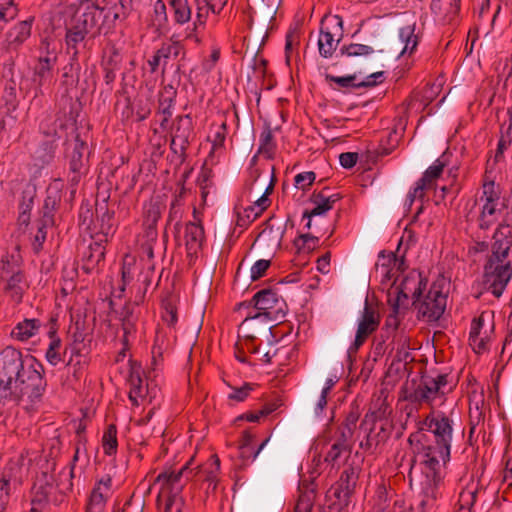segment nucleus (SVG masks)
I'll return each mask as SVG.
<instances>
[{
  "label": "nucleus",
  "mask_w": 512,
  "mask_h": 512,
  "mask_svg": "<svg viewBox=\"0 0 512 512\" xmlns=\"http://www.w3.org/2000/svg\"><path fill=\"white\" fill-rule=\"evenodd\" d=\"M170 5L174 11V19L178 24H184L191 18V8L187 0H170Z\"/></svg>",
  "instance_id": "obj_45"
},
{
  "label": "nucleus",
  "mask_w": 512,
  "mask_h": 512,
  "mask_svg": "<svg viewBox=\"0 0 512 512\" xmlns=\"http://www.w3.org/2000/svg\"><path fill=\"white\" fill-rule=\"evenodd\" d=\"M495 213L496 204L494 202L489 203L486 201L479 215V228L482 230H488L493 224V220L488 219V217L493 216Z\"/></svg>",
  "instance_id": "obj_51"
},
{
  "label": "nucleus",
  "mask_w": 512,
  "mask_h": 512,
  "mask_svg": "<svg viewBox=\"0 0 512 512\" xmlns=\"http://www.w3.org/2000/svg\"><path fill=\"white\" fill-rule=\"evenodd\" d=\"M57 143L54 140L46 139L36 149L34 156L41 166L52 162L55 157Z\"/></svg>",
  "instance_id": "obj_34"
},
{
  "label": "nucleus",
  "mask_w": 512,
  "mask_h": 512,
  "mask_svg": "<svg viewBox=\"0 0 512 512\" xmlns=\"http://www.w3.org/2000/svg\"><path fill=\"white\" fill-rule=\"evenodd\" d=\"M48 325V336L51 341L46 351L45 358L51 365L56 366L62 361L61 354L59 352L61 348V339L57 337V318L55 316H51Z\"/></svg>",
  "instance_id": "obj_22"
},
{
  "label": "nucleus",
  "mask_w": 512,
  "mask_h": 512,
  "mask_svg": "<svg viewBox=\"0 0 512 512\" xmlns=\"http://www.w3.org/2000/svg\"><path fill=\"white\" fill-rule=\"evenodd\" d=\"M492 254L493 260H505L512 246V228L509 224L501 223L493 235Z\"/></svg>",
  "instance_id": "obj_14"
},
{
  "label": "nucleus",
  "mask_w": 512,
  "mask_h": 512,
  "mask_svg": "<svg viewBox=\"0 0 512 512\" xmlns=\"http://www.w3.org/2000/svg\"><path fill=\"white\" fill-rule=\"evenodd\" d=\"M164 312L162 314V319L169 325L174 326L177 322V309L176 307L169 301L163 302Z\"/></svg>",
  "instance_id": "obj_63"
},
{
  "label": "nucleus",
  "mask_w": 512,
  "mask_h": 512,
  "mask_svg": "<svg viewBox=\"0 0 512 512\" xmlns=\"http://www.w3.org/2000/svg\"><path fill=\"white\" fill-rule=\"evenodd\" d=\"M165 92L169 95L165 96L162 94L159 99V113L163 115V119L160 122V127L162 129L167 127L169 119L172 116V107L174 103V96L176 94V91L169 92L167 88H165Z\"/></svg>",
  "instance_id": "obj_39"
},
{
  "label": "nucleus",
  "mask_w": 512,
  "mask_h": 512,
  "mask_svg": "<svg viewBox=\"0 0 512 512\" xmlns=\"http://www.w3.org/2000/svg\"><path fill=\"white\" fill-rule=\"evenodd\" d=\"M503 124L500 128V137L497 144V149L494 156V162L498 163L504 158V152L505 150L511 145L512 143V116L510 117L509 124L504 130Z\"/></svg>",
  "instance_id": "obj_36"
},
{
  "label": "nucleus",
  "mask_w": 512,
  "mask_h": 512,
  "mask_svg": "<svg viewBox=\"0 0 512 512\" xmlns=\"http://www.w3.org/2000/svg\"><path fill=\"white\" fill-rule=\"evenodd\" d=\"M314 494L312 490L302 492L299 495L294 512H311L314 506Z\"/></svg>",
  "instance_id": "obj_52"
},
{
  "label": "nucleus",
  "mask_w": 512,
  "mask_h": 512,
  "mask_svg": "<svg viewBox=\"0 0 512 512\" xmlns=\"http://www.w3.org/2000/svg\"><path fill=\"white\" fill-rule=\"evenodd\" d=\"M329 188L324 187L321 191H314L310 196V201L315 204L312 210H305L303 217H314L325 214L333 208L335 202L341 199L340 194H329Z\"/></svg>",
  "instance_id": "obj_16"
},
{
  "label": "nucleus",
  "mask_w": 512,
  "mask_h": 512,
  "mask_svg": "<svg viewBox=\"0 0 512 512\" xmlns=\"http://www.w3.org/2000/svg\"><path fill=\"white\" fill-rule=\"evenodd\" d=\"M325 79L328 82H334L337 84L340 88H348L353 87L355 88V80L356 75H347V76H333L331 74H326Z\"/></svg>",
  "instance_id": "obj_59"
},
{
  "label": "nucleus",
  "mask_w": 512,
  "mask_h": 512,
  "mask_svg": "<svg viewBox=\"0 0 512 512\" xmlns=\"http://www.w3.org/2000/svg\"><path fill=\"white\" fill-rule=\"evenodd\" d=\"M252 302H254V307L270 317L274 310H276L280 299L278 298L277 293L268 288L262 289L258 291L252 298Z\"/></svg>",
  "instance_id": "obj_21"
},
{
  "label": "nucleus",
  "mask_w": 512,
  "mask_h": 512,
  "mask_svg": "<svg viewBox=\"0 0 512 512\" xmlns=\"http://www.w3.org/2000/svg\"><path fill=\"white\" fill-rule=\"evenodd\" d=\"M129 383L131 386L129 391V399L133 403H137L136 398L143 397L145 392V389L143 387V380L140 376L139 370L132 368L129 376Z\"/></svg>",
  "instance_id": "obj_44"
},
{
  "label": "nucleus",
  "mask_w": 512,
  "mask_h": 512,
  "mask_svg": "<svg viewBox=\"0 0 512 512\" xmlns=\"http://www.w3.org/2000/svg\"><path fill=\"white\" fill-rule=\"evenodd\" d=\"M47 386L44 366L35 357L25 360L22 352L11 346L1 351L0 402L35 410L43 402Z\"/></svg>",
  "instance_id": "obj_1"
},
{
  "label": "nucleus",
  "mask_w": 512,
  "mask_h": 512,
  "mask_svg": "<svg viewBox=\"0 0 512 512\" xmlns=\"http://www.w3.org/2000/svg\"><path fill=\"white\" fill-rule=\"evenodd\" d=\"M423 425L430 430L435 437V443L441 445L446 458L450 456L453 420L444 412L432 411L423 421Z\"/></svg>",
  "instance_id": "obj_12"
},
{
  "label": "nucleus",
  "mask_w": 512,
  "mask_h": 512,
  "mask_svg": "<svg viewBox=\"0 0 512 512\" xmlns=\"http://www.w3.org/2000/svg\"><path fill=\"white\" fill-rule=\"evenodd\" d=\"M494 312L483 311L471 323L469 334L470 345L474 347L475 352L480 353L487 349V344L494 333Z\"/></svg>",
  "instance_id": "obj_13"
},
{
  "label": "nucleus",
  "mask_w": 512,
  "mask_h": 512,
  "mask_svg": "<svg viewBox=\"0 0 512 512\" xmlns=\"http://www.w3.org/2000/svg\"><path fill=\"white\" fill-rule=\"evenodd\" d=\"M62 102L64 103L63 118L58 115L55 120L46 118L40 123V131L43 136L56 142L61 138L59 131L66 130L69 125L74 126L76 124L81 106L80 102L67 95L62 97Z\"/></svg>",
  "instance_id": "obj_7"
},
{
  "label": "nucleus",
  "mask_w": 512,
  "mask_h": 512,
  "mask_svg": "<svg viewBox=\"0 0 512 512\" xmlns=\"http://www.w3.org/2000/svg\"><path fill=\"white\" fill-rule=\"evenodd\" d=\"M373 53V48L368 45L351 43L340 48V54L346 56H367Z\"/></svg>",
  "instance_id": "obj_49"
},
{
  "label": "nucleus",
  "mask_w": 512,
  "mask_h": 512,
  "mask_svg": "<svg viewBox=\"0 0 512 512\" xmlns=\"http://www.w3.org/2000/svg\"><path fill=\"white\" fill-rule=\"evenodd\" d=\"M193 135L194 125L191 116L189 114L177 116L172 128L171 139L179 142L180 152L183 153L184 147H189Z\"/></svg>",
  "instance_id": "obj_18"
},
{
  "label": "nucleus",
  "mask_w": 512,
  "mask_h": 512,
  "mask_svg": "<svg viewBox=\"0 0 512 512\" xmlns=\"http://www.w3.org/2000/svg\"><path fill=\"white\" fill-rule=\"evenodd\" d=\"M117 11L114 12L113 20L126 19L132 10V0H119L115 5Z\"/></svg>",
  "instance_id": "obj_64"
},
{
  "label": "nucleus",
  "mask_w": 512,
  "mask_h": 512,
  "mask_svg": "<svg viewBox=\"0 0 512 512\" xmlns=\"http://www.w3.org/2000/svg\"><path fill=\"white\" fill-rule=\"evenodd\" d=\"M329 493H331V497L335 498V501L329 505V508L336 512H341L345 507H347L352 497V494L346 493L345 491L342 492V489L336 485H333L330 488Z\"/></svg>",
  "instance_id": "obj_43"
},
{
  "label": "nucleus",
  "mask_w": 512,
  "mask_h": 512,
  "mask_svg": "<svg viewBox=\"0 0 512 512\" xmlns=\"http://www.w3.org/2000/svg\"><path fill=\"white\" fill-rule=\"evenodd\" d=\"M370 420L373 423V426L369 429V433L373 439H375L374 444L378 447L384 445L390 438L393 431L392 424L387 420H380L379 422H376L374 414L370 416Z\"/></svg>",
  "instance_id": "obj_29"
},
{
  "label": "nucleus",
  "mask_w": 512,
  "mask_h": 512,
  "mask_svg": "<svg viewBox=\"0 0 512 512\" xmlns=\"http://www.w3.org/2000/svg\"><path fill=\"white\" fill-rule=\"evenodd\" d=\"M151 25L159 34L167 30L168 16L166 6L162 0H157L154 4L153 15L151 16Z\"/></svg>",
  "instance_id": "obj_32"
},
{
  "label": "nucleus",
  "mask_w": 512,
  "mask_h": 512,
  "mask_svg": "<svg viewBox=\"0 0 512 512\" xmlns=\"http://www.w3.org/2000/svg\"><path fill=\"white\" fill-rule=\"evenodd\" d=\"M445 166V161L441 158H438L433 165H431L425 170L420 179H422V182H426L427 184L433 187L435 180H437L441 176Z\"/></svg>",
  "instance_id": "obj_48"
},
{
  "label": "nucleus",
  "mask_w": 512,
  "mask_h": 512,
  "mask_svg": "<svg viewBox=\"0 0 512 512\" xmlns=\"http://www.w3.org/2000/svg\"><path fill=\"white\" fill-rule=\"evenodd\" d=\"M276 183V178L272 176L270 184L265 189V192L262 196L254 203V207L257 208L259 212H264L271 204V200L268 196L273 192L274 185Z\"/></svg>",
  "instance_id": "obj_58"
},
{
  "label": "nucleus",
  "mask_w": 512,
  "mask_h": 512,
  "mask_svg": "<svg viewBox=\"0 0 512 512\" xmlns=\"http://www.w3.org/2000/svg\"><path fill=\"white\" fill-rule=\"evenodd\" d=\"M25 283L26 279L24 272L17 269L16 273H12V275L8 276L4 290L9 294L12 300L19 303L23 297Z\"/></svg>",
  "instance_id": "obj_28"
},
{
  "label": "nucleus",
  "mask_w": 512,
  "mask_h": 512,
  "mask_svg": "<svg viewBox=\"0 0 512 512\" xmlns=\"http://www.w3.org/2000/svg\"><path fill=\"white\" fill-rule=\"evenodd\" d=\"M259 153H264L267 158L272 159L276 150V143L272 134V129L268 122L264 124V130L260 135Z\"/></svg>",
  "instance_id": "obj_37"
},
{
  "label": "nucleus",
  "mask_w": 512,
  "mask_h": 512,
  "mask_svg": "<svg viewBox=\"0 0 512 512\" xmlns=\"http://www.w3.org/2000/svg\"><path fill=\"white\" fill-rule=\"evenodd\" d=\"M18 13L19 8L15 0H0V35L6 24L14 20Z\"/></svg>",
  "instance_id": "obj_35"
},
{
  "label": "nucleus",
  "mask_w": 512,
  "mask_h": 512,
  "mask_svg": "<svg viewBox=\"0 0 512 512\" xmlns=\"http://www.w3.org/2000/svg\"><path fill=\"white\" fill-rule=\"evenodd\" d=\"M272 217L266 221L265 229L258 235L256 241L264 242L265 240L270 242L271 247L279 248L282 243L283 236L288 227L293 228L294 222L290 215H288L285 222L284 228L281 231H274L273 226L270 224Z\"/></svg>",
  "instance_id": "obj_24"
},
{
  "label": "nucleus",
  "mask_w": 512,
  "mask_h": 512,
  "mask_svg": "<svg viewBox=\"0 0 512 512\" xmlns=\"http://www.w3.org/2000/svg\"><path fill=\"white\" fill-rule=\"evenodd\" d=\"M415 26L416 23L412 22L400 29L399 37L401 39V42L404 43L405 45L400 51L399 56L403 55L407 51L412 53L417 47L418 37L415 35Z\"/></svg>",
  "instance_id": "obj_33"
},
{
  "label": "nucleus",
  "mask_w": 512,
  "mask_h": 512,
  "mask_svg": "<svg viewBox=\"0 0 512 512\" xmlns=\"http://www.w3.org/2000/svg\"><path fill=\"white\" fill-rule=\"evenodd\" d=\"M316 179V174L313 171L299 173L295 176V186L303 191L309 189Z\"/></svg>",
  "instance_id": "obj_57"
},
{
  "label": "nucleus",
  "mask_w": 512,
  "mask_h": 512,
  "mask_svg": "<svg viewBox=\"0 0 512 512\" xmlns=\"http://www.w3.org/2000/svg\"><path fill=\"white\" fill-rule=\"evenodd\" d=\"M61 84L65 87L66 91L70 88H74L79 82V73L81 66L79 63V57H76V52L69 57V62L63 67Z\"/></svg>",
  "instance_id": "obj_25"
},
{
  "label": "nucleus",
  "mask_w": 512,
  "mask_h": 512,
  "mask_svg": "<svg viewBox=\"0 0 512 512\" xmlns=\"http://www.w3.org/2000/svg\"><path fill=\"white\" fill-rule=\"evenodd\" d=\"M53 478L47 472H43L37 478L32 488L31 504L46 507L49 504V496L53 488Z\"/></svg>",
  "instance_id": "obj_20"
},
{
  "label": "nucleus",
  "mask_w": 512,
  "mask_h": 512,
  "mask_svg": "<svg viewBox=\"0 0 512 512\" xmlns=\"http://www.w3.org/2000/svg\"><path fill=\"white\" fill-rule=\"evenodd\" d=\"M20 471L21 466L17 462L10 461L3 469L0 482H5L9 488H11V485H19L21 483Z\"/></svg>",
  "instance_id": "obj_40"
},
{
  "label": "nucleus",
  "mask_w": 512,
  "mask_h": 512,
  "mask_svg": "<svg viewBox=\"0 0 512 512\" xmlns=\"http://www.w3.org/2000/svg\"><path fill=\"white\" fill-rule=\"evenodd\" d=\"M40 327L39 319H24L12 329L10 335L12 338L24 342L36 335Z\"/></svg>",
  "instance_id": "obj_26"
},
{
  "label": "nucleus",
  "mask_w": 512,
  "mask_h": 512,
  "mask_svg": "<svg viewBox=\"0 0 512 512\" xmlns=\"http://www.w3.org/2000/svg\"><path fill=\"white\" fill-rule=\"evenodd\" d=\"M427 283L428 279L423 277L420 272L416 270L409 272L396 287V297L388 300L393 312L399 314L400 309L408 310L409 298L411 297L412 301H415L421 297L426 290Z\"/></svg>",
  "instance_id": "obj_5"
},
{
  "label": "nucleus",
  "mask_w": 512,
  "mask_h": 512,
  "mask_svg": "<svg viewBox=\"0 0 512 512\" xmlns=\"http://www.w3.org/2000/svg\"><path fill=\"white\" fill-rule=\"evenodd\" d=\"M35 198V191L27 188L22 191L21 200L19 203V212L31 213Z\"/></svg>",
  "instance_id": "obj_56"
},
{
  "label": "nucleus",
  "mask_w": 512,
  "mask_h": 512,
  "mask_svg": "<svg viewBox=\"0 0 512 512\" xmlns=\"http://www.w3.org/2000/svg\"><path fill=\"white\" fill-rule=\"evenodd\" d=\"M416 441L415 449L418 456L421 457V464L428 470L426 475L430 486L436 488L441 481L440 476V460L446 464L450 460V456L446 458L442 452L441 445L426 444V435L421 433H413L409 436L408 442L412 444Z\"/></svg>",
  "instance_id": "obj_4"
},
{
  "label": "nucleus",
  "mask_w": 512,
  "mask_h": 512,
  "mask_svg": "<svg viewBox=\"0 0 512 512\" xmlns=\"http://www.w3.org/2000/svg\"><path fill=\"white\" fill-rule=\"evenodd\" d=\"M62 188L63 184L60 180H55L51 183L46 190L44 205L57 210L62 198Z\"/></svg>",
  "instance_id": "obj_42"
},
{
  "label": "nucleus",
  "mask_w": 512,
  "mask_h": 512,
  "mask_svg": "<svg viewBox=\"0 0 512 512\" xmlns=\"http://www.w3.org/2000/svg\"><path fill=\"white\" fill-rule=\"evenodd\" d=\"M209 464L213 466V470H206V467L198 466V473L204 475V480L213 482L217 478V474L220 470V459L216 454H213L209 458Z\"/></svg>",
  "instance_id": "obj_53"
},
{
  "label": "nucleus",
  "mask_w": 512,
  "mask_h": 512,
  "mask_svg": "<svg viewBox=\"0 0 512 512\" xmlns=\"http://www.w3.org/2000/svg\"><path fill=\"white\" fill-rule=\"evenodd\" d=\"M379 325L380 315L376 309L370 305L368 297H366L364 309L359 319L355 339L347 349L348 358L351 359L356 355L359 348L366 342L369 336L377 331Z\"/></svg>",
  "instance_id": "obj_11"
},
{
  "label": "nucleus",
  "mask_w": 512,
  "mask_h": 512,
  "mask_svg": "<svg viewBox=\"0 0 512 512\" xmlns=\"http://www.w3.org/2000/svg\"><path fill=\"white\" fill-rule=\"evenodd\" d=\"M359 478V469L354 466H348L343 470L339 480L334 484L349 494H354L356 484Z\"/></svg>",
  "instance_id": "obj_31"
},
{
  "label": "nucleus",
  "mask_w": 512,
  "mask_h": 512,
  "mask_svg": "<svg viewBox=\"0 0 512 512\" xmlns=\"http://www.w3.org/2000/svg\"><path fill=\"white\" fill-rule=\"evenodd\" d=\"M103 239H96L91 243L82 254L81 269L85 274H91L96 271L101 262L105 259V247L102 245Z\"/></svg>",
  "instance_id": "obj_17"
},
{
  "label": "nucleus",
  "mask_w": 512,
  "mask_h": 512,
  "mask_svg": "<svg viewBox=\"0 0 512 512\" xmlns=\"http://www.w3.org/2000/svg\"><path fill=\"white\" fill-rule=\"evenodd\" d=\"M102 214L98 217L99 231L96 233L97 239L102 238L103 242L108 241V236H112L115 232L114 210H110L107 205L101 206Z\"/></svg>",
  "instance_id": "obj_27"
},
{
  "label": "nucleus",
  "mask_w": 512,
  "mask_h": 512,
  "mask_svg": "<svg viewBox=\"0 0 512 512\" xmlns=\"http://www.w3.org/2000/svg\"><path fill=\"white\" fill-rule=\"evenodd\" d=\"M54 61L55 59L52 60L49 57L39 58L38 64L35 66L32 79L36 85L35 97L43 94L41 87L51 79Z\"/></svg>",
  "instance_id": "obj_23"
},
{
  "label": "nucleus",
  "mask_w": 512,
  "mask_h": 512,
  "mask_svg": "<svg viewBox=\"0 0 512 512\" xmlns=\"http://www.w3.org/2000/svg\"><path fill=\"white\" fill-rule=\"evenodd\" d=\"M102 447L107 456L115 455L117 452V427L115 424H109L102 437Z\"/></svg>",
  "instance_id": "obj_38"
},
{
  "label": "nucleus",
  "mask_w": 512,
  "mask_h": 512,
  "mask_svg": "<svg viewBox=\"0 0 512 512\" xmlns=\"http://www.w3.org/2000/svg\"><path fill=\"white\" fill-rule=\"evenodd\" d=\"M271 265L270 260H264L260 259L254 263V265L251 267V279L253 281H256L264 276L266 271Z\"/></svg>",
  "instance_id": "obj_61"
},
{
  "label": "nucleus",
  "mask_w": 512,
  "mask_h": 512,
  "mask_svg": "<svg viewBox=\"0 0 512 512\" xmlns=\"http://www.w3.org/2000/svg\"><path fill=\"white\" fill-rule=\"evenodd\" d=\"M446 302L447 296L434 283L425 296L418 297L411 305L417 310L418 319L436 322L444 314Z\"/></svg>",
  "instance_id": "obj_9"
},
{
  "label": "nucleus",
  "mask_w": 512,
  "mask_h": 512,
  "mask_svg": "<svg viewBox=\"0 0 512 512\" xmlns=\"http://www.w3.org/2000/svg\"><path fill=\"white\" fill-rule=\"evenodd\" d=\"M255 384L252 383H244L241 387H231L233 392L228 395V399L243 402L247 399L250 393L254 390Z\"/></svg>",
  "instance_id": "obj_54"
},
{
  "label": "nucleus",
  "mask_w": 512,
  "mask_h": 512,
  "mask_svg": "<svg viewBox=\"0 0 512 512\" xmlns=\"http://www.w3.org/2000/svg\"><path fill=\"white\" fill-rule=\"evenodd\" d=\"M158 51L160 57H162L164 60L168 59L171 56H173L174 58L181 56V59L183 60L186 56L184 46L181 44L180 41L175 40L174 36L171 37V43H163L161 47L158 49Z\"/></svg>",
  "instance_id": "obj_41"
},
{
  "label": "nucleus",
  "mask_w": 512,
  "mask_h": 512,
  "mask_svg": "<svg viewBox=\"0 0 512 512\" xmlns=\"http://www.w3.org/2000/svg\"><path fill=\"white\" fill-rule=\"evenodd\" d=\"M86 2L87 6L83 13L75 16L65 26V45L69 56L76 52V57H79V46L85 47L87 37L94 39L99 36L107 18L105 7H102L98 0L96 2L86 0Z\"/></svg>",
  "instance_id": "obj_2"
},
{
  "label": "nucleus",
  "mask_w": 512,
  "mask_h": 512,
  "mask_svg": "<svg viewBox=\"0 0 512 512\" xmlns=\"http://www.w3.org/2000/svg\"><path fill=\"white\" fill-rule=\"evenodd\" d=\"M133 265L127 264L125 261L123 262L122 268H121V284L119 286V291L121 295L125 292L126 285L129 284L133 279Z\"/></svg>",
  "instance_id": "obj_62"
},
{
  "label": "nucleus",
  "mask_w": 512,
  "mask_h": 512,
  "mask_svg": "<svg viewBox=\"0 0 512 512\" xmlns=\"http://www.w3.org/2000/svg\"><path fill=\"white\" fill-rule=\"evenodd\" d=\"M260 1L262 3L261 8H260L261 14L263 16V19H264V22L266 25L259 28L257 31V37L261 38L260 46H259L257 53L265 45V43L269 37V33H268L269 26L268 25L275 19V16L277 13V8L274 5H268V4L266 5L265 4L266 0H260Z\"/></svg>",
  "instance_id": "obj_30"
},
{
  "label": "nucleus",
  "mask_w": 512,
  "mask_h": 512,
  "mask_svg": "<svg viewBox=\"0 0 512 512\" xmlns=\"http://www.w3.org/2000/svg\"><path fill=\"white\" fill-rule=\"evenodd\" d=\"M351 447L343 446L342 444L333 443L324 457V462L334 467L343 453L350 454Z\"/></svg>",
  "instance_id": "obj_50"
},
{
  "label": "nucleus",
  "mask_w": 512,
  "mask_h": 512,
  "mask_svg": "<svg viewBox=\"0 0 512 512\" xmlns=\"http://www.w3.org/2000/svg\"><path fill=\"white\" fill-rule=\"evenodd\" d=\"M161 218V205L158 203H152L149 205L148 209L145 212L144 221L148 225H157L159 219Z\"/></svg>",
  "instance_id": "obj_60"
},
{
  "label": "nucleus",
  "mask_w": 512,
  "mask_h": 512,
  "mask_svg": "<svg viewBox=\"0 0 512 512\" xmlns=\"http://www.w3.org/2000/svg\"><path fill=\"white\" fill-rule=\"evenodd\" d=\"M36 233L33 235L31 240L32 250L35 254H39L43 250V244L47 237V228L52 225L45 224L42 222L35 221Z\"/></svg>",
  "instance_id": "obj_47"
},
{
  "label": "nucleus",
  "mask_w": 512,
  "mask_h": 512,
  "mask_svg": "<svg viewBox=\"0 0 512 512\" xmlns=\"http://www.w3.org/2000/svg\"><path fill=\"white\" fill-rule=\"evenodd\" d=\"M89 154V146L80 137V134L77 133L71 143L66 142L65 157L68 164V181L71 186H77L82 176L86 173Z\"/></svg>",
  "instance_id": "obj_6"
},
{
  "label": "nucleus",
  "mask_w": 512,
  "mask_h": 512,
  "mask_svg": "<svg viewBox=\"0 0 512 512\" xmlns=\"http://www.w3.org/2000/svg\"><path fill=\"white\" fill-rule=\"evenodd\" d=\"M3 99L5 101V105L7 106V109L9 111L15 110L17 108V106H18L17 93H16L15 83L13 81L6 84L5 89H4Z\"/></svg>",
  "instance_id": "obj_55"
},
{
  "label": "nucleus",
  "mask_w": 512,
  "mask_h": 512,
  "mask_svg": "<svg viewBox=\"0 0 512 512\" xmlns=\"http://www.w3.org/2000/svg\"><path fill=\"white\" fill-rule=\"evenodd\" d=\"M451 382L448 373H438L435 370L424 371L417 386L406 396V400L433 408L436 400L445 401L446 395L454 390L456 383Z\"/></svg>",
  "instance_id": "obj_3"
},
{
  "label": "nucleus",
  "mask_w": 512,
  "mask_h": 512,
  "mask_svg": "<svg viewBox=\"0 0 512 512\" xmlns=\"http://www.w3.org/2000/svg\"><path fill=\"white\" fill-rule=\"evenodd\" d=\"M205 234L204 228L200 222H188L185 226V247L188 256L198 253L202 248Z\"/></svg>",
  "instance_id": "obj_19"
},
{
  "label": "nucleus",
  "mask_w": 512,
  "mask_h": 512,
  "mask_svg": "<svg viewBox=\"0 0 512 512\" xmlns=\"http://www.w3.org/2000/svg\"><path fill=\"white\" fill-rule=\"evenodd\" d=\"M503 261L504 260L488 258L484 265L482 282L484 289L491 292L496 298L502 296L512 277V266L510 262L503 263Z\"/></svg>",
  "instance_id": "obj_8"
},
{
  "label": "nucleus",
  "mask_w": 512,
  "mask_h": 512,
  "mask_svg": "<svg viewBox=\"0 0 512 512\" xmlns=\"http://www.w3.org/2000/svg\"><path fill=\"white\" fill-rule=\"evenodd\" d=\"M34 17L15 24L6 34L3 43L7 51L17 50L30 36Z\"/></svg>",
  "instance_id": "obj_15"
},
{
  "label": "nucleus",
  "mask_w": 512,
  "mask_h": 512,
  "mask_svg": "<svg viewBox=\"0 0 512 512\" xmlns=\"http://www.w3.org/2000/svg\"><path fill=\"white\" fill-rule=\"evenodd\" d=\"M343 37V20L339 15H325L320 24L319 53L324 58L332 57Z\"/></svg>",
  "instance_id": "obj_10"
},
{
  "label": "nucleus",
  "mask_w": 512,
  "mask_h": 512,
  "mask_svg": "<svg viewBox=\"0 0 512 512\" xmlns=\"http://www.w3.org/2000/svg\"><path fill=\"white\" fill-rule=\"evenodd\" d=\"M106 500V497L100 491V487H94L91 491L85 512H104Z\"/></svg>",
  "instance_id": "obj_46"
}]
</instances>
